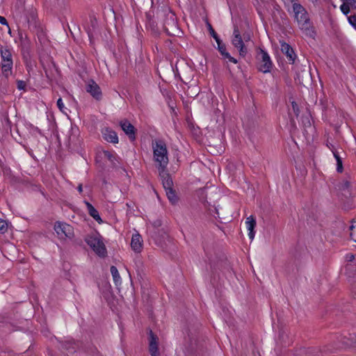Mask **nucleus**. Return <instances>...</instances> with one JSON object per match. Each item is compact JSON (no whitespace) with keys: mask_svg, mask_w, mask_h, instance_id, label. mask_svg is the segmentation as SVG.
<instances>
[{"mask_svg":"<svg viewBox=\"0 0 356 356\" xmlns=\"http://www.w3.org/2000/svg\"><path fill=\"white\" fill-rule=\"evenodd\" d=\"M153 160L157 170H166L168 163V151L167 145L163 140L156 139L152 141Z\"/></svg>","mask_w":356,"mask_h":356,"instance_id":"1","label":"nucleus"},{"mask_svg":"<svg viewBox=\"0 0 356 356\" xmlns=\"http://www.w3.org/2000/svg\"><path fill=\"white\" fill-rule=\"evenodd\" d=\"M291 10L289 13H293L295 22L297 23L299 29L305 33H308L312 27V22L307 10L295 0L291 2Z\"/></svg>","mask_w":356,"mask_h":356,"instance_id":"2","label":"nucleus"},{"mask_svg":"<svg viewBox=\"0 0 356 356\" xmlns=\"http://www.w3.org/2000/svg\"><path fill=\"white\" fill-rule=\"evenodd\" d=\"M0 55L2 74L8 77L12 73L13 66V49L8 46H2L0 48Z\"/></svg>","mask_w":356,"mask_h":356,"instance_id":"3","label":"nucleus"},{"mask_svg":"<svg viewBox=\"0 0 356 356\" xmlns=\"http://www.w3.org/2000/svg\"><path fill=\"white\" fill-rule=\"evenodd\" d=\"M257 58L259 60V70L263 73L269 72L273 63L268 54L263 49L259 48L257 50Z\"/></svg>","mask_w":356,"mask_h":356,"instance_id":"4","label":"nucleus"},{"mask_svg":"<svg viewBox=\"0 0 356 356\" xmlns=\"http://www.w3.org/2000/svg\"><path fill=\"white\" fill-rule=\"evenodd\" d=\"M208 29L209 31V33L212 38L216 40L217 44H218V49L221 54V55L225 58L228 59L229 62H232L234 64L237 63V60L232 57L226 50V46L225 44L222 42V40L218 37L216 32L213 29L212 26L210 24H208Z\"/></svg>","mask_w":356,"mask_h":356,"instance_id":"5","label":"nucleus"},{"mask_svg":"<svg viewBox=\"0 0 356 356\" xmlns=\"http://www.w3.org/2000/svg\"><path fill=\"white\" fill-rule=\"evenodd\" d=\"M86 243L99 257H104L106 255L105 245L99 238L90 237L86 240Z\"/></svg>","mask_w":356,"mask_h":356,"instance_id":"6","label":"nucleus"},{"mask_svg":"<svg viewBox=\"0 0 356 356\" xmlns=\"http://www.w3.org/2000/svg\"><path fill=\"white\" fill-rule=\"evenodd\" d=\"M14 42L21 48L22 53L29 51L31 41L26 32L21 29L17 30V35L14 36Z\"/></svg>","mask_w":356,"mask_h":356,"instance_id":"7","label":"nucleus"},{"mask_svg":"<svg viewBox=\"0 0 356 356\" xmlns=\"http://www.w3.org/2000/svg\"><path fill=\"white\" fill-rule=\"evenodd\" d=\"M54 230L60 238H70L74 236L72 227L65 222H56L54 225Z\"/></svg>","mask_w":356,"mask_h":356,"instance_id":"8","label":"nucleus"},{"mask_svg":"<svg viewBox=\"0 0 356 356\" xmlns=\"http://www.w3.org/2000/svg\"><path fill=\"white\" fill-rule=\"evenodd\" d=\"M163 28L168 35H175V32L177 30V25L176 18L173 13L169 11L165 15Z\"/></svg>","mask_w":356,"mask_h":356,"instance_id":"9","label":"nucleus"},{"mask_svg":"<svg viewBox=\"0 0 356 356\" xmlns=\"http://www.w3.org/2000/svg\"><path fill=\"white\" fill-rule=\"evenodd\" d=\"M232 43L236 48L238 49L240 56L244 57L246 55L247 48L245 47L244 42L238 29H234V30Z\"/></svg>","mask_w":356,"mask_h":356,"instance_id":"10","label":"nucleus"},{"mask_svg":"<svg viewBox=\"0 0 356 356\" xmlns=\"http://www.w3.org/2000/svg\"><path fill=\"white\" fill-rule=\"evenodd\" d=\"M159 338L150 330L149 332V351L152 356H159L158 348Z\"/></svg>","mask_w":356,"mask_h":356,"instance_id":"11","label":"nucleus"},{"mask_svg":"<svg viewBox=\"0 0 356 356\" xmlns=\"http://www.w3.org/2000/svg\"><path fill=\"white\" fill-rule=\"evenodd\" d=\"M120 125L125 133V134L129 137V138L134 141L136 139V129L133 124H131L128 120H124L120 122Z\"/></svg>","mask_w":356,"mask_h":356,"instance_id":"12","label":"nucleus"},{"mask_svg":"<svg viewBox=\"0 0 356 356\" xmlns=\"http://www.w3.org/2000/svg\"><path fill=\"white\" fill-rule=\"evenodd\" d=\"M86 90L95 99L100 100L102 99V90L99 86L94 81L91 80L88 82V83L86 85Z\"/></svg>","mask_w":356,"mask_h":356,"instance_id":"13","label":"nucleus"},{"mask_svg":"<svg viewBox=\"0 0 356 356\" xmlns=\"http://www.w3.org/2000/svg\"><path fill=\"white\" fill-rule=\"evenodd\" d=\"M158 172L159 176L161 178L162 184L165 191L172 189L173 186V182L169 173L168 172L167 169L163 170V171L162 170H159Z\"/></svg>","mask_w":356,"mask_h":356,"instance_id":"14","label":"nucleus"},{"mask_svg":"<svg viewBox=\"0 0 356 356\" xmlns=\"http://www.w3.org/2000/svg\"><path fill=\"white\" fill-rule=\"evenodd\" d=\"M281 51L284 54L286 55L287 60L290 63H294L296 55L293 48L289 44L286 42H282Z\"/></svg>","mask_w":356,"mask_h":356,"instance_id":"15","label":"nucleus"},{"mask_svg":"<svg viewBox=\"0 0 356 356\" xmlns=\"http://www.w3.org/2000/svg\"><path fill=\"white\" fill-rule=\"evenodd\" d=\"M131 249L135 252H140L143 249V240L141 236L138 233L132 235L131 241Z\"/></svg>","mask_w":356,"mask_h":356,"instance_id":"16","label":"nucleus"},{"mask_svg":"<svg viewBox=\"0 0 356 356\" xmlns=\"http://www.w3.org/2000/svg\"><path fill=\"white\" fill-rule=\"evenodd\" d=\"M102 136L105 140L111 143H118V136L115 131L113 130L106 128L102 131Z\"/></svg>","mask_w":356,"mask_h":356,"instance_id":"17","label":"nucleus"},{"mask_svg":"<svg viewBox=\"0 0 356 356\" xmlns=\"http://www.w3.org/2000/svg\"><path fill=\"white\" fill-rule=\"evenodd\" d=\"M246 228L249 231L248 236L251 241L254 238L256 227V219L253 216H250L246 218L245 220Z\"/></svg>","mask_w":356,"mask_h":356,"instance_id":"18","label":"nucleus"},{"mask_svg":"<svg viewBox=\"0 0 356 356\" xmlns=\"http://www.w3.org/2000/svg\"><path fill=\"white\" fill-rule=\"evenodd\" d=\"M104 155L111 163L113 167H118L120 158L115 154L109 151H104Z\"/></svg>","mask_w":356,"mask_h":356,"instance_id":"19","label":"nucleus"},{"mask_svg":"<svg viewBox=\"0 0 356 356\" xmlns=\"http://www.w3.org/2000/svg\"><path fill=\"white\" fill-rule=\"evenodd\" d=\"M110 270H111V273L112 275L113 280L115 284L117 286H120L122 284V279H121V277L120 275L118 268L115 266H112L111 267Z\"/></svg>","mask_w":356,"mask_h":356,"instance_id":"20","label":"nucleus"},{"mask_svg":"<svg viewBox=\"0 0 356 356\" xmlns=\"http://www.w3.org/2000/svg\"><path fill=\"white\" fill-rule=\"evenodd\" d=\"M89 214L97 222H102V219L97 210L89 202H86Z\"/></svg>","mask_w":356,"mask_h":356,"instance_id":"21","label":"nucleus"},{"mask_svg":"<svg viewBox=\"0 0 356 356\" xmlns=\"http://www.w3.org/2000/svg\"><path fill=\"white\" fill-rule=\"evenodd\" d=\"M165 193L168 200L172 204H175L177 202L178 198L173 188L165 191Z\"/></svg>","mask_w":356,"mask_h":356,"instance_id":"22","label":"nucleus"},{"mask_svg":"<svg viewBox=\"0 0 356 356\" xmlns=\"http://www.w3.org/2000/svg\"><path fill=\"white\" fill-rule=\"evenodd\" d=\"M350 237L356 243V221L353 222L350 227Z\"/></svg>","mask_w":356,"mask_h":356,"instance_id":"23","label":"nucleus"},{"mask_svg":"<svg viewBox=\"0 0 356 356\" xmlns=\"http://www.w3.org/2000/svg\"><path fill=\"white\" fill-rule=\"evenodd\" d=\"M350 3H351L350 1H343V3L340 6L341 11L345 15H347L350 13Z\"/></svg>","mask_w":356,"mask_h":356,"instance_id":"24","label":"nucleus"},{"mask_svg":"<svg viewBox=\"0 0 356 356\" xmlns=\"http://www.w3.org/2000/svg\"><path fill=\"white\" fill-rule=\"evenodd\" d=\"M8 230V223L6 220L0 219V233H5Z\"/></svg>","mask_w":356,"mask_h":356,"instance_id":"25","label":"nucleus"},{"mask_svg":"<svg viewBox=\"0 0 356 356\" xmlns=\"http://www.w3.org/2000/svg\"><path fill=\"white\" fill-rule=\"evenodd\" d=\"M297 76L298 77V79H300V77H303L304 76V74H305L307 76H309V72L307 69V66L306 65H304L303 66V69H301V73L298 71V69H297Z\"/></svg>","mask_w":356,"mask_h":356,"instance_id":"26","label":"nucleus"},{"mask_svg":"<svg viewBox=\"0 0 356 356\" xmlns=\"http://www.w3.org/2000/svg\"><path fill=\"white\" fill-rule=\"evenodd\" d=\"M349 24L356 30V15H350L348 17Z\"/></svg>","mask_w":356,"mask_h":356,"instance_id":"27","label":"nucleus"},{"mask_svg":"<svg viewBox=\"0 0 356 356\" xmlns=\"http://www.w3.org/2000/svg\"><path fill=\"white\" fill-rule=\"evenodd\" d=\"M57 106H58V108H59V110L61 112L65 113V109H66V108L65 107L64 104H63V100H62L61 98H59L57 100Z\"/></svg>","mask_w":356,"mask_h":356,"instance_id":"28","label":"nucleus"},{"mask_svg":"<svg viewBox=\"0 0 356 356\" xmlns=\"http://www.w3.org/2000/svg\"><path fill=\"white\" fill-rule=\"evenodd\" d=\"M26 86V82L22 80H18L17 81V88L19 90H25Z\"/></svg>","mask_w":356,"mask_h":356,"instance_id":"29","label":"nucleus"},{"mask_svg":"<svg viewBox=\"0 0 356 356\" xmlns=\"http://www.w3.org/2000/svg\"><path fill=\"white\" fill-rule=\"evenodd\" d=\"M295 0H282V1L284 3L285 8L287 10L288 13H290V6H291V2L294 1Z\"/></svg>","mask_w":356,"mask_h":356,"instance_id":"30","label":"nucleus"},{"mask_svg":"<svg viewBox=\"0 0 356 356\" xmlns=\"http://www.w3.org/2000/svg\"><path fill=\"white\" fill-rule=\"evenodd\" d=\"M291 104L295 115L296 116H298L300 111L298 104L295 102H292Z\"/></svg>","mask_w":356,"mask_h":356,"instance_id":"31","label":"nucleus"},{"mask_svg":"<svg viewBox=\"0 0 356 356\" xmlns=\"http://www.w3.org/2000/svg\"><path fill=\"white\" fill-rule=\"evenodd\" d=\"M332 152L333 155L337 161V163L341 162L342 161L341 158L339 156L337 150L335 149H332Z\"/></svg>","mask_w":356,"mask_h":356,"instance_id":"32","label":"nucleus"},{"mask_svg":"<svg viewBox=\"0 0 356 356\" xmlns=\"http://www.w3.org/2000/svg\"><path fill=\"white\" fill-rule=\"evenodd\" d=\"M350 186V183L349 181L345 180L343 181L342 186H341V188L343 189H348V188H349Z\"/></svg>","mask_w":356,"mask_h":356,"instance_id":"33","label":"nucleus"},{"mask_svg":"<svg viewBox=\"0 0 356 356\" xmlns=\"http://www.w3.org/2000/svg\"><path fill=\"white\" fill-rule=\"evenodd\" d=\"M337 170L338 172H342V171H343L342 161L337 163Z\"/></svg>","mask_w":356,"mask_h":356,"instance_id":"34","label":"nucleus"},{"mask_svg":"<svg viewBox=\"0 0 356 356\" xmlns=\"http://www.w3.org/2000/svg\"><path fill=\"white\" fill-rule=\"evenodd\" d=\"M0 24L8 26L7 19L4 17H2V16H0Z\"/></svg>","mask_w":356,"mask_h":356,"instance_id":"35","label":"nucleus"},{"mask_svg":"<svg viewBox=\"0 0 356 356\" xmlns=\"http://www.w3.org/2000/svg\"><path fill=\"white\" fill-rule=\"evenodd\" d=\"M346 258L348 261H353L355 259V255L353 254H346Z\"/></svg>","mask_w":356,"mask_h":356,"instance_id":"36","label":"nucleus"},{"mask_svg":"<svg viewBox=\"0 0 356 356\" xmlns=\"http://www.w3.org/2000/svg\"><path fill=\"white\" fill-rule=\"evenodd\" d=\"M87 33L89 38L91 40L94 37L93 31H92L90 28L87 29Z\"/></svg>","mask_w":356,"mask_h":356,"instance_id":"37","label":"nucleus"},{"mask_svg":"<svg viewBox=\"0 0 356 356\" xmlns=\"http://www.w3.org/2000/svg\"><path fill=\"white\" fill-rule=\"evenodd\" d=\"M30 17L31 18V20H34L35 19V12L33 10H31V12H30Z\"/></svg>","mask_w":356,"mask_h":356,"instance_id":"38","label":"nucleus"},{"mask_svg":"<svg viewBox=\"0 0 356 356\" xmlns=\"http://www.w3.org/2000/svg\"><path fill=\"white\" fill-rule=\"evenodd\" d=\"M77 189H78V191H79V193H82V191H83L82 184H79V185L78 186V187H77Z\"/></svg>","mask_w":356,"mask_h":356,"instance_id":"39","label":"nucleus"},{"mask_svg":"<svg viewBox=\"0 0 356 356\" xmlns=\"http://www.w3.org/2000/svg\"><path fill=\"white\" fill-rule=\"evenodd\" d=\"M8 34H9L11 37H14L15 35H13V34H12V31H11V30H10V29L9 26H8Z\"/></svg>","mask_w":356,"mask_h":356,"instance_id":"40","label":"nucleus"},{"mask_svg":"<svg viewBox=\"0 0 356 356\" xmlns=\"http://www.w3.org/2000/svg\"><path fill=\"white\" fill-rule=\"evenodd\" d=\"M91 24H92V28L94 29H95V26L96 24V21L95 20H92L91 21Z\"/></svg>","mask_w":356,"mask_h":356,"instance_id":"41","label":"nucleus"},{"mask_svg":"<svg viewBox=\"0 0 356 356\" xmlns=\"http://www.w3.org/2000/svg\"><path fill=\"white\" fill-rule=\"evenodd\" d=\"M328 147L332 150V149H335L333 145H328Z\"/></svg>","mask_w":356,"mask_h":356,"instance_id":"42","label":"nucleus"},{"mask_svg":"<svg viewBox=\"0 0 356 356\" xmlns=\"http://www.w3.org/2000/svg\"><path fill=\"white\" fill-rule=\"evenodd\" d=\"M343 1H354V0H342Z\"/></svg>","mask_w":356,"mask_h":356,"instance_id":"43","label":"nucleus"},{"mask_svg":"<svg viewBox=\"0 0 356 356\" xmlns=\"http://www.w3.org/2000/svg\"><path fill=\"white\" fill-rule=\"evenodd\" d=\"M27 22H28V23H30V22H31V19H30V18H29V17H28V18H27Z\"/></svg>","mask_w":356,"mask_h":356,"instance_id":"44","label":"nucleus"},{"mask_svg":"<svg viewBox=\"0 0 356 356\" xmlns=\"http://www.w3.org/2000/svg\"><path fill=\"white\" fill-rule=\"evenodd\" d=\"M350 3H356V0H354V1H350Z\"/></svg>","mask_w":356,"mask_h":356,"instance_id":"45","label":"nucleus"},{"mask_svg":"<svg viewBox=\"0 0 356 356\" xmlns=\"http://www.w3.org/2000/svg\"><path fill=\"white\" fill-rule=\"evenodd\" d=\"M311 1H312V2H314V1H316V0H311Z\"/></svg>","mask_w":356,"mask_h":356,"instance_id":"46","label":"nucleus"}]
</instances>
